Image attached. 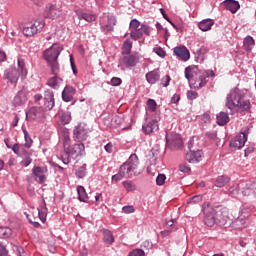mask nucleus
I'll use <instances>...</instances> for the list:
<instances>
[{"label": "nucleus", "mask_w": 256, "mask_h": 256, "mask_svg": "<svg viewBox=\"0 0 256 256\" xmlns=\"http://www.w3.org/2000/svg\"><path fill=\"white\" fill-rule=\"evenodd\" d=\"M21 74L17 69L15 68H10L5 70L4 72V79L8 81V83H12V85H17V82L19 81V76Z\"/></svg>", "instance_id": "17"}, {"label": "nucleus", "mask_w": 256, "mask_h": 256, "mask_svg": "<svg viewBox=\"0 0 256 256\" xmlns=\"http://www.w3.org/2000/svg\"><path fill=\"white\" fill-rule=\"evenodd\" d=\"M30 163H33V159L31 157L26 156L21 162L20 165L22 167H29Z\"/></svg>", "instance_id": "57"}, {"label": "nucleus", "mask_w": 256, "mask_h": 256, "mask_svg": "<svg viewBox=\"0 0 256 256\" xmlns=\"http://www.w3.org/2000/svg\"><path fill=\"white\" fill-rule=\"evenodd\" d=\"M61 51H63V47L59 44H54L50 48L44 51L43 57L45 61H47V63H51L59 59V55H61Z\"/></svg>", "instance_id": "8"}, {"label": "nucleus", "mask_w": 256, "mask_h": 256, "mask_svg": "<svg viewBox=\"0 0 256 256\" xmlns=\"http://www.w3.org/2000/svg\"><path fill=\"white\" fill-rule=\"evenodd\" d=\"M77 193H78V200L82 203H89V195L87 194V191L85 190V187L78 186L77 187Z\"/></svg>", "instance_id": "32"}, {"label": "nucleus", "mask_w": 256, "mask_h": 256, "mask_svg": "<svg viewBox=\"0 0 256 256\" xmlns=\"http://www.w3.org/2000/svg\"><path fill=\"white\" fill-rule=\"evenodd\" d=\"M239 191H241V183L232 185L229 188L228 193L232 197H237V195H239Z\"/></svg>", "instance_id": "45"}, {"label": "nucleus", "mask_w": 256, "mask_h": 256, "mask_svg": "<svg viewBox=\"0 0 256 256\" xmlns=\"http://www.w3.org/2000/svg\"><path fill=\"white\" fill-rule=\"evenodd\" d=\"M197 97H199V94L196 91H188L187 92V99H189L190 101H193V99H197Z\"/></svg>", "instance_id": "60"}, {"label": "nucleus", "mask_w": 256, "mask_h": 256, "mask_svg": "<svg viewBox=\"0 0 256 256\" xmlns=\"http://www.w3.org/2000/svg\"><path fill=\"white\" fill-rule=\"evenodd\" d=\"M131 49H133V41L126 39L123 44V55H129V53H131Z\"/></svg>", "instance_id": "44"}, {"label": "nucleus", "mask_w": 256, "mask_h": 256, "mask_svg": "<svg viewBox=\"0 0 256 256\" xmlns=\"http://www.w3.org/2000/svg\"><path fill=\"white\" fill-rule=\"evenodd\" d=\"M122 63H124V65L126 67H136L137 63H139V56L135 55V54H126L123 58H122Z\"/></svg>", "instance_id": "23"}, {"label": "nucleus", "mask_w": 256, "mask_h": 256, "mask_svg": "<svg viewBox=\"0 0 256 256\" xmlns=\"http://www.w3.org/2000/svg\"><path fill=\"white\" fill-rule=\"evenodd\" d=\"M169 83H171V76L165 75L162 78L160 85L163 87H169Z\"/></svg>", "instance_id": "55"}, {"label": "nucleus", "mask_w": 256, "mask_h": 256, "mask_svg": "<svg viewBox=\"0 0 256 256\" xmlns=\"http://www.w3.org/2000/svg\"><path fill=\"white\" fill-rule=\"evenodd\" d=\"M75 93H77V90L70 85L65 86V88L62 91V101H65V103H69L73 101V97H75Z\"/></svg>", "instance_id": "20"}, {"label": "nucleus", "mask_w": 256, "mask_h": 256, "mask_svg": "<svg viewBox=\"0 0 256 256\" xmlns=\"http://www.w3.org/2000/svg\"><path fill=\"white\" fill-rule=\"evenodd\" d=\"M17 65H18V68L16 69V71H18V73L22 77H27V67L25 66V60L23 58H18Z\"/></svg>", "instance_id": "35"}, {"label": "nucleus", "mask_w": 256, "mask_h": 256, "mask_svg": "<svg viewBox=\"0 0 256 256\" xmlns=\"http://www.w3.org/2000/svg\"><path fill=\"white\" fill-rule=\"evenodd\" d=\"M12 249L17 256H27V253H25V249H23V247L19 245H14Z\"/></svg>", "instance_id": "50"}, {"label": "nucleus", "mask_w": 256, "mask_h": 256, "mask_svg": "<svg viewBox=\"0 0 256 256\" xmlns=\"http://www.w3.org/2000/svg\"><path fill=\"white\" fill-rule=\"evenodd\" d=\"M229 181H231V178L227 175L218 176L216 178L215 187H225Z\"/></svg>", "instance_id": "37"}, {"label": "nucleus", "mask_w": 256, "mask_h": 256, "mask_svg": "<svg viewBox=\"0 0 256 256\" xmlns=\"http://www.w3.org/2000/svg\"><path fill=\"white\" fill-rule=\"evenodd\" d=\"M200 74L201 70H199V67L197 66H188L185 68V78L187 81H194V83H197Z\"/></svg>", "instance_id": "15"}, {"label": "nucleus", "mask_w": 256, "mask_h": 256, "mask_svg": "<svg viewBox=\"0 0 256 256\" xmlns=\"http://www.w3.org/2000/svg\"><path fill=\"white\" fill-rule=\"evenodd\" d=\"M130 37L134 41H137L142 38L143 35L149 36V26L141 24L139 20L132 19L129 24Z\"/></svg>", "instance_id": "4"}, {"label": "nucleus", "mask_w": 256, "mask_h": 256, "mask_svg": "<svg viewBox=\"0 0 256 256\" xmlns=\"http://www.w3.org/2000/svg\"><path fill=\"white\" fill-rule=\"evenodd\" d=\"M9 255V250H7V246L0 242V256Z\"/></svg>", "instance_id": "58"}, {"label": "nucleus", "mask_w": 256, "mask_h": 256, "mask_svg": "<svg viewBox=\"0 0 256 256\" xmlns=\"http://www.w3.org/2000/svg\"><path fill=\"white\" fill-rule=\"evenodd\" d=\"M121 83H123V80L119 77H113L110 80V85H112V87H119Z\"/></svg>", "instance_id": "53"}, {"label": "nucleus", "mask_w": 256, "mask_h": 256, "mask_svg": "<svg viewBox=\"0 0 256 256\" xmlns=\"http://www.w3.org/2000/svg\"><path fill=\"white\" fill-rule=\"evenodd\" d=\"M215 25L213 19L207 18L199 22L198 27L201 31H211V28Z\"/></svg>", "instance_id": "29"}, {"label": "nucleus", "mask_w": 256, "mask_h": 256, "mask_svg": "<svg viewBox=\"0 0 256 256\" xmlns=\"http://www.w3.org/2000/svg\"><path fill=\"white\" fill-rule=\"evenodd\" d=\"M103 123L105 126L107 127H113V120H112V116L109 115L106 118L103 119Z\"/></svg>", "instance_id": "61"}, {"label": "nucleus", "mask_w": 256, "mask_h": 256, "mask_svg": "<svg viewBox=\"0 0 256 256\" xmlns=\"http://www.w3.org/2000/svg\"><path fill=\"white\" fill-rule=\"evenodd\" d=\"M153 52L156 53V55H158V57H161L162 59H165V57L167 56V52H165L164 49L161 47L153 48Z\"/></svg>", "instance_id": "52"}, {"label": "nucleus", "mask_w": 256, "mask_h": 256, "mask_svg": "<svg viewBox=\"0 0 256 256\" xmlns=\"http://www.w3.org/2000/svg\"><path fill=\"white\" fill-rule=\"evenodd\" d=\"M48 65L50 66L52 75L54 76L59 75L60 68H59V62L57 60L53 62H48Z\"/></svg>", "instance_id": "47"}, {"label": "nucleus", "mask_w": 256, "mask_h": 256, "mask_svg": "<svg viewBox=\"0 0 256 256\" xmlns=\"http://www.w3.org/2000/svg\"><path fill=\"white\" fill-rule=\"evenodd\" d=\"M224 5H225L226 9L228 11H230L231 13H237V11H239V8L241 7L239 5V2H237L235 0H226L224 2Z\"/></svg>", "instance_id": "31"}, {"label": "nucleus", "mask_w": 256, "mask_h": 256, "mask_svg": "<svg viewBox=\"0 0 256 256\" xmlns=\"http://www.w3.org/2000/svg\"><path fill=\"white\" fill-rule=\"evenodd\" d=\"M208 49L205 47H201L196 51V55L198 57V59H201L203 61V59L205 58V55H207L208 53Z\"/></svg>", "instance_id": "51"}, {"label": "nucleus", "mask_w": 256, "mask_h": 256, "mask_svg": "<svg viewBox=\"0 0 256 256\" xmlns=\"http://www.w3.org/2000/svg\"><path fill=\"white\" fill-rule=\"evenodd\" d=\"M62 83L63 78L59 76H54L47 81L46 85H48V87H51V89H59Z\"/></svg>", "instance_id": "30"}, {"label": "nucleus", "mask_w": 256, "mask_h": 256, "mask_svg": "<svg viewBox=\"0 0 256 256\" xmlns=\"http://www.w3.org/2000/svg\"><path fill=\"white\" fill-rule=\"evenodd\" d=\"M73 139L76 143H83V141H87L89 139V130L83 124H78L73 129Z\"/></svg>", "instance_id": "10"}, {"label": "nucleus", "mask_w": 256, "mask_h": 256, "mask_svg": "<svg viewBox=\"0 0 256 256\" xmlns=\"http://www.w3.org/2000/svg\"><path fill=\"white\" fill-rule=\"evenodd\" d=\"M115 25H117V18L113 14H103L100 18V30L104 35H108V33H113L115 29Z\"/></svg>", "instance_id": "5"}, {"label": "nucleus", "mask_w": 256, "mask_h": 256, "mask_svg": "<svg viewBox=\"0 0 256 256\" xmlns=\"http://www.w3.org/2000/svg\"><path fill=\"white\" fill-rule=\"evenodd\" d=\"M173 55L180 61H189V59H191V53L185 46H176L173 49Z\"/></svg>", "instance_id": "13"}, {"label": "nucleus", "mask_w": 256, "mask_h": 256, "mask_svg": "<svg viewBox=\"0 0 256 256\" xmlns=\"http://www.w3.org/2000/svg\"><path fill=\"white\" fill-rule=\"evenodd\" d=\"M217 124L223 127L229 123V114L227 112H220L216 115Z\"/></svg>", "instance_id": "34"}, {"label": "nucleus", "mask_w": 256, "mask_h": 256, "mask_svg": "<svg viewBox=\"0 0 256 256\" xmlns=\"http://www.w3.org/2000/svg\"><path fill=\"white\" fill-rule=\"evenodd\" d=\"M43 27H45V22L43 20H37L33 24L24 26L22 32L25 37H33L37 35L39 31H42Z\"/></svg>", "instance_id": "9"}, {"label": "nucleus", "mask_w": 256, "mask_h": 256, "mask_svg": "<svg viewBox=\"0 0 256 256\" xmlns=\"http://www.w3.org/2000/svg\"><path fill=\"white\" fill-rule=\"evenodd\" d=\"M217 209L211 206V204H207L203 208L204 212V223L207 227H213L217 221H219V215L217 214Z\"/></svg>", "instance_id": "6"}, {"label": "nucleus", "mask_w": 256, "mask_h": 256, "mask_svg": "<svg viewBox=\"0 0 256 256\" xmlns=\"http://www.w3.org/2000/svg\"><path fill=\"white\" fill-rule=\"evenodd\" d=\"M122 185L128 193L131 192V191H136L137 190V186L131 180H126V181L122 182Z\"/></svg>", "instance_id": "43"}, {"label": "nucleus", "mask_w": 256, "mask_h": 256, "mask_svg": "<svg viewBox=\"0 0 256 256\" xmlns=\"http://www.w3.org/2000/svg\"><path fill=\"white\" fill-rule=\"evenodd\" d=\"M22 131H23L24 139H25L24 147H26V149H31V147L33 145V139L29 135V132L27 131V129H23Z\"/></svg>", "instance_id": "41"}, {"label": "nucleus", "mask_w": 256, "mask_h": 256, "mask_svg": "<svg viewBox=\"0 0 256 256\" xmlns=\"http://www.w3.org/2000/svg\"><path fill=\"white\" fill-rule=\"evenodd\" d=\"M142 129L145 135H151L152 133H155V131L159 130V124L157 123V120H151L147 124L143 125Z\"/></svg>", "instance_id": "25"}, {"label": "nucleus", "mask_w": 256, "mask_h": 256, "mask_svg": "<svg viewBox=\"0 0 256 256\" xmlns=\"http://www.w3.org/2000/svg\"><path fill=\"white\" fill-rule=\"evenodd\" d=\"M26 117L32 121L43 119V117H45V112L41 107H32L26 112Z\"/></svg>", "instance_id": "16"}, {"label": "nucleus", "mask_w": 256, "mask_h": 256, "mask_svg": "<svg viewBox=\"0 0 256 256\" xmlns=\"http://www.w3.org/2000/svg\"><path fill=\"white\" fill-rule=\"evenodd\" d=\"M254 185H255V182H251V181L240 182V191L243 197H252Z\"/></svg>", "instance_id": "19"}, {"label": "nucleus", "mask_w": 256, "mask_h": 256, "mask_svg": "<svg viewBox=\"0 0 256 256\" xmlns=\"http://www.w3.org/2000/svg\"><path fill=\"white\" fill-rule=\"evenodd\" d=\"M165 179H167V177L165 176V174H159L156 178V184L161 186L165 184Z\"/></svg>", "instance_id": "56"}, {"label": "nucleus", "mask_w": 256, "mask_h": 256, "mask_svg": "<svg viewBox=\"0 0 256 256\" xmlns=\"http://www.w3.org/2000/svg\"><path fill=\"white\" fill-rule=\"evenodd\" d=\"M38 215L43 223L47 221V204L45 203V199H42V205L38 207Z\"/></svg>", "instance_id": "33"}, {"label": "nucleus", "mask_w": 256, "mask_h": 256, "mask_svg": "<svg viewBox=\"0 0 256 256\" xmlns=\"http://www.w3.org/2000/svg\"><path fill=\"white\" fill-rule=\"evenodd\" d=\"M130 256H145V251L141 250V249H135L132 250L131 252H129Z\"/></svg>", "instance_id": "59"}, {"label": "nucleus", "mask_w": 256, "mask_h": 256, "mask_svg": "<svg viewBox=\"0 0 256 256\" xmlns=\"http://www.w3.org/2000/svg\"><path fill=\"white\" fill-rule=\"evenodd\" d=\"M71 138L69 136L64 137V151L61 154V160L64 165H69L71 161H75L78 157H84L85 155V144L84 143H77L74 145H69Z\"/></svg>", "instance_id": "2"}, {"label": "nucleus", "mask_w": 256, "mask_h": 256, "mask_svg": "<svg viewBox=\"0 0 256 256\" xmlns=\"http://www.w3.org/2000/svg\"><path fill=\"white\" fill-rule=\"evenodd\" d=\"M76 177L78 179H83L87 175V164L82 165L79 167L75 172Z\"/></svg>", "instance_id": "46"}, {"label": "nucleus", "mask_w": 256, "mask_h": 256, "mask_svg": "<svg viewBox=\"0 0 256 256\" xmlns=\"http://www.w3.org/2000/svg\"><path fill=\"white\" fill-rule=\"evenodd\" d=\"M248 135L249 128H244L243 131H241L230 141V147L232 149H243V147H245V143H247Z\"/></svg>", "instance_id": "7"}, {"label": "nucleus", "mask_w": 256, "mask_h": 256, "mask_svg": "<svg viewBox=\"0 0 256 256\" xmlns=\"http://www.w3.org/2000/svg\"><path fill=\"white\" fill-rule=\"evenodd\" d=\"M232 227L237 231H241V229H245V227H247V220L238 218L233 222Z\"/></svg>", "instance_id": "38"}, {"label": "nucleus", "mask_w": 256, "mask_h": 256, "mask_svg": "<svg viewBox=\"0 0 256 256\" xmlns=\"http://www.w3.org/2000/svg\"><path fill=\"white\" fill-rule=\"evenodd\" d=\"M76 15L80 21H86L87 23H93V21H97V16L95 14L78 11Z\"/></svg>", "instance_id": "26"}, {"label": "nucleus", "mask_w": 256, "mask_h": 256, "mask_svg": "<svg viewBox=\"0 0 256 256\" xmlns=\"http://www.w3.org/2000/svg\"><path fill=\"white\" fill-rule=\"evenodd\" d=\"M203 159V151L201 150H190L186 154V161L188 163H199Z\"/></svg>", "instance_id": "21"}, {"label": "nucleus", "mask_w": 256, "mask_h": 256, "mask_svg": "<svg viewBox=\"0 0 256 256\" xmlns=\"http://www.w3.org/2000/svg\"><path fill=\"white\" fill-rule=\"evenodd\" d=\"M112 117V127H119L123 123V118L119 115H111Z\"/></svg>", "instance_id": "49"}, {"label": "nucleus", "mask_w": 256, "mask_h": 256, "mask_svg": "<svg viewBox=\"0 0 256 256\" xmlns=\"http://www.w3.org/2000/svg\"><path fill=\"white\" fill-rule=\"evenodd\" d=\"M201 201H203V196H201V195L193 196L190 199V203H201Z\"/></svg>", "instance_id": "64"}, {"label": "nucleus", "mask_w": 256, "mask_h": 256, "mask_svg": "<svg viewBox=\"0 0 256 256\" xmlns=\"http://www.w3.org/2000/svg\"><path fill=\"white\" fill-rule=\"evenodd\" d=\"M123 213L129 214V213H135V208L133 206H123L122 208Z\"/></svg>", "instance_id": "62"}, {"label": "nucleus", "mask_w": 256, "mask_h": 256, "mask_svg": "<svg viewBox=\"0 0 256 256\" xmlns=\"http://www.w3.org/2000/svg\"><path fill=\"white\" fill-rule=\"evenodd\" d=\"M120 170L125 179H131L139 175V157L137 154H132L129 159L120 166Z\"/></svg>", "instance_id": "3"}, {"label": "nucleus", "mask_w": 256, "mask_h": 256, "mask_svg": "<svg viewBox=\"0 0 256 256\" xmlns=\"http://www.w3.org/2000/svg\"><path fill=\"white\" fill-rule=\"evenodd\" d=\"M25 103H27V90L22 89L15 95L12 105L14 107H21V105H25Z\"/></svg>", "instance_id": "18"}, {"label": "nucleus", "mask_w": 256, "mask_h": 256, "mask_svg": "<svg viewBox=\"0 0 256 256\" xmlns=\"http://www.w3.org/2000/svg\"><path fill=\"white\" fill-rule=\"evenodd\" d=\"M6 143V147L8 149H12L13 153H15V155L21 156V155H27V150H25V145L23 144H14L13 146L9 145L7 142Z\"/></svg>", "instance_id": "28"}, {"label": "nucleus", "mask_w": 256, "mask_h": 256, "mask_svg": "<svg viewBox=\"0 0 256 256\" xmlns=\"http://www.w3.org/2000/svg\"><path fill=\"white\" fill-rule=\"evenodd\" d=\"M44 106L48 109V111H51V109L55 107V95L53 94L52 90H45Z\"/></svg>", "instance_id": "22"}, {"label": "nucleus", "mask_w": 256, "mask_h": 256, "mask_svg": "<svg viewBox=\"0 0 256 256\" xmlns=\"http://www.w3.org/2000/svg\"><path fill=\"white\" fill-rule=\"evenodd\" d=\"M46 17L49 19H58V17H61L62 9L61 5L59 4H52L49 3L46 5Z\"/></svg>", "instance_id": "12"}, {"label": "nucleus", "mask_w": 256, "mask_h": 256, "mask_svg": "<svg viewBox=\"0 0 256 256\" xmlns=\"http://www.w3.org/2000/svg\"><path fill=\"white\" fill-rule=\"evenodd\" d=\"M145 77L149 85H155L161 79V72H159V69H154L146 73Z\"/></svg>", "instance_id": "24"}, {"label": "nucleus", "mask_w": 256, "mask_h": 256, "mask_svg": "<svg viewBox=\"0 0 256 256\" xmlns=\"http://www.w3.org/2000/svg\"><path fill=\"white\" fill-rule=\"evenodd\" d=\"M207 76L204 72H200L197 78V83H195L196 87H205L207 85Z\"/></svg>", "instance_id": "39"}, {"label": "nucleus", "mask_w": 256, "mask_h": 256, "mask_svg": "<svg viewBox=\"0 0 256 256\" xmlns=\"http://www.w3.org/2000/svg\"><path fill=\"white\" fill-rule=\"evenodd\" d=\"M111 179H112V181H115V183H118V181H121L122 179H125V176L123 175V173L119 169V172L117 174L113 175Z\"/></svg>", "instance_id": "54"}, {"label": "nucleus", "mask_w": 256, "mask_h": 256, "mask_svg": "<svg viewBox=\"0 0 256 256\" xmlns=\"http://www.w3.org/2000/svg\"><path fill=\"white\" fill-rule=\"evenodd\" d=\"M47 167L36 166L32 169V174L37 183L47 181Z\"/></svg>", "instance_id": "14"}, {"label": "nucleus", "mask_w": 256, "mask_h": 256, "mask_svg": "<svg viewBox=\"0 0 256 256\" xmlns=\"http://www.w3.org/2000/svg\"><path fill=\"white\" fill-rule=\"evenodd\" d=\"M13 234V230L9 227H0V239H9Z\"/></svg>", "instance_id": "40"}, {"label": "nucleus", "mask_w": 256, "mask_h": 256, "mask_svg": "<svg viewBox=\"0 0 256 256\" xmlns=\"http://www.w3.org/2000/svg\"><path fill=\"white\" fill-rule=\"evenodd\" d=\"M101 233L103 235V242L106 245H113V243H115V236H113V232H111V230L109 229H102Z\"/></svg>", "instance_id": "27"}, {"label": "nucleus", "mask_w": 256, "mask_h": 256, "mask_svg": "<svg viewBox=\"0 0 256 256\" xmlns=\"http://www.w3.org/2000/svg\"><path fill=\"white\" fill-rule=\"evenodd\" d=\"M59 117H60V121L64 125H67V124L71 123V113L69 111L61 112Z\"/></svg>", "instance_id": "42"}, {"label": "nucleus", "mask_w": 256, "mask_h": 256, "mask_svg": "<svg viewBox=\"0 0 256 256\" xmlns=\"http://www.w3.org/2000/svg\"><path fill=\"white\" fill-rule=\"evenodd\" d=\"M243 47L245 51H251V49L255 47V39H253L251 36L245 37L243 41Z\"/></svg>", "instance_id": "36"}, {"label": "nucleus", "mask_w": 256, "mask_h": 256, "mask_svg": "<svg viewBox=\"0 0 256 256\" xmlns=\"http://www.w3.org/2000/svg\"><path fill=\"white\" fill-rule=\"evenodd\" d=\"M147 107L151 113H155L157 111V102L150 98L147 100Z\"/></svg>", "instance_id": "48"}, {"label": "nucleus", "mask_w": 256, "mask_h": 256, "mask_svg": "<svg viewBox=\"0 0 256 256\" xmlns=\"http://www.w3.org/2000/svg\"><path fill=\"white\" fill-rule=\"evenodd\" d=\"M226 107L230 110L231 115L241 113L246 115L251 111V101L249 100V91L235 88L231 90L226 97Z\"/></svg>", "instance_id": "1"}, {"label": "nucleus", "mask_w": 256, "mask_h": 256, "mask_svg": "<svg viewBox=\"0 0 256 256\" xmlns=\"http://www.w3.org/2000/svg\"><path fill=\"white\" fill-rule=\"evenodd\" d=\"M166 143L168 147L175 151L177 149H181L183 147V140L181 136L175 132L166 133Z\"/></svg>", "instance_id": "11"}, {"label": "nucleus", "mask_w": 256, "mask_h": 256, "mask_svg": "<svg viewBox=\"0 0 256 256\" xmlns=\"http://www.w3.org/2000/svg\"><path fill=\"white\" fill-rule=\"evenodd\" d=\"M205 137H207V139H210V141H213L217 139V132H206Z\"/></svg>", "instance_id": "63"}]
</instances>
